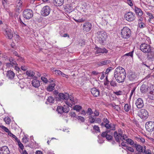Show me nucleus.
<instances>
[{"label":"nucleus","instance_id":"f257e3e1","mask_svg":"<svg viewBox=\"0 0 154 154\" xmlns=\"http://www.w3.org/2000/svg\"><path fill=\"white\" fill-rule=\"evenodd\" d=\"M114 77L116 81L119 83H122L124 81L126 75L125 69L122 67L119 66L115 69Z\"/></svg>","mask_w":154,"mask_h":154},{"label":"nucleus","instance_id":"f03ea898","mask_svg":"<svg viewBox=\"0 0 154 154\" xmlns=\"http://www.w3.org/2000/svg\"><path fill=\"white\" fill-rule=\"evenodd\" d=\"M121 37L125 39L128 38L131 35V31L127 27L123 28L121 31Z\"/></svg>","mask_w":154,"mask_h":154},{"label":"nucleus","instance_id":"7ed1b4c3","mask_svg":"<svg viewBox=\"0 0 154 154\" xmlns=\"http://www.w3.org/2000/svg\"><path fill=\"white\" fill-rule=\"evenodd\" d=\"M97 37L99 42L101 44L104 43L107 37L106 32L103 31L98 32L97 34Z\"/></svg>","mask_w":154,"mask_h":154},{"label":"nucleus","instance_id":"20e7f679","mask_svg":"<svg viewBox=\"0 0 154 154\" xmlns=\"http://www.w3.org/2000/svg\"><path fill=\"white\" fill-rule=\"evenodd\" d=\"M140 49L144 53H148L152 50L150 45L145 43L141 44L140 46Z\"/></svg>","mask_w":154,"mask_h":154},{"label":"nucleus","instance_id":"39448f33","mask_svg":"<svg viewBox=\"0 0 154 154\" xmlns=\"http://www.w3.org/2000/svg\"><path fill=\"white\" fill-rule=\"evenodd\" d=\"M33 12L32 10L29 9H26L23 11V15L24 18L29 19L33 16Z\"/></svg>","mask_w":154,"mask_h":154},{"label":"nucleus","instance_id":"423d86ee","mask_svg":"<svg viewBox=\"0 0 154 154\" xmlns=\"http://www.w3.org/2000/svg\"><path fill=\"white\" fill-rule=\"evenodd\" d=\"M69 107L65 105H64L63 106H58L57 108V111L58 113L60 114H62L63 112L67 113L69 111Z\"/></svg>","mask_w":154,"mask_h":154},{"label":"nucleus","instance_id":"0eeeda50","mask_svg":"<svg viewBox=\"0 0 154 154\" xmlns=\"http://www.w3.org/2000/svg\"><path fill=\"white\" fill-rule=\"evenodd\" d=\"M51 10V9L49 6H45L42 8L41 11V14L43 16H47L49 14Z\"/></svg>","mask_w":154,"mask_h":154},{"label":"nucleus","instance_id":"6e6552de","mask_svg":"<svg viewBox=\"0 0 154 154\" xmlns=\"http://www.w3.org/2000/svg\"><path fill=\"white\" fill-rule=\"evenodd\" d=\"M145 128L148 131L152 132L154 130V122L152 121L147 122L145 124Z\"/></svg>","mask_w":154,"mask_h":154},{"label":"nucleus","instance_id":"1a4fd4ad","mask_svg":"<svg viewBox=\"0 0 154 154\" xmlns=\"http://www.w3.org/2000/svg\"><path fill=\"white\" fill-rule=\"evenodd\" d=\"M125 17L128 21H132L135 19L134 15L133 13L131 12H128L126 14Z\"/></svg>","mask_w":154,"mask_h":154},{"label":"nucleus","instance_id":"9d476101","mask_svg":"<svg viewBox=\"0 0 154 154\" xmlns=\"http://www.w3.org/2000/svg\"><path fill=\"white\" fill-rule=\"evenodd\" d=\"M138 115L142 119H146L148 117V114L146 110L142 109L140 110Z\"/></svg>","mask_w":154,"mask_h":154},{"label":"nucleus","instance_id":"9b49d317","mask_svg":"<svg viewBox=\"0 0 154 154\" xmlns=\"http://www.w3.org/2000/svg\"><path fill=\"white\" fill-rule=\"evenodd\" d=\"M4 33L6 37L9 39H10L13 37L12 32L9 28H6L5 30Z\"/></svg>","mask_w":154,"mask_h":154},{"label":"nucleus","instance_id":"f8f14e48","mask_svg":"<svg viewBox=\"0 0 154 154\" xmlns=\"http://www.w3.org/2000/svg\"><path fill=\"white\" fill-rule=\"evenodd\" d=\"M10 151L7 146L0 147V154H10Z\"/></svg>","mask_w":154,"mask_h":154},{"label":"nucleus","instance_id":"ddd939ff","mask_svg":"<svg viewBox=\"0 0 154 154\" xmlns=\"http://www.w3.org/2000/svg\"><path fill=\"white\" fill-rule=\"evenodd\" d=\"M91 26L92 25L90 23L88 22H86L83 25V30L86 32H88L91 29Z\"/></svg>","mask_w":154,"mask_h":154},{"label":"nucleus","instance_id":"4468645a","mask_svg":"<svg viewBox=\"0 0 154 154\" xmlns=\"http://www.w3.org/2000/svg\"><path fill=\"white\" fill-rule=\"evenodd\" d=\"M58 96L60 100H67L69 97V94L67 93H60L58 94Z\"/></svg>","mask_w":154,"mask_h":154},{"label":"nucleus","instance_id":"2eb2a0df","mask_svg":"<svg viewBox=\"0 0 154 154\" xmlns=\"http://www.w3.org/2000/svg\"><path fill=\"white\" fill-rule=\"evenodd\" d=\"M133 146L136 148L137 151L139 152H141L143 153L145 152V149H146L145 146H144L143 149V146L140 145L134 144Z\"/></svg>","mask_w":154,"mask_h":154},{"label":"nucleus","instance_id":"dca6fc26","mask_svg":"<svg viewBox=\"0 0 154 154\" xmlns=\"http://www.w3.org/2000/svg\"><path fill=\"white\" fill-rule=\"evenodd\" d=\"M135 104L137 108L139 109L141 108L144 106L143 100L141 98H138L135 102Z\"/></svg>","mask_w":154,"mask_h":154},{"label":"nucleus","instance_id":"f3484780","mask_svg":"<svg viewBox=\"0 0 154 154\" xmlns=\"http://www.w3.org/2000/svg\"><path fill=\"white\" fill-rule=\"evenodd\" d=\"M9 60L10 63H6V65L7 66L10 67L14 66H17V64L14 59L12 57H10L9 58Z\"/></svg>","mask_w":154,"mask_h":154},{"label":"nucleus","instance_id":"a211bd4d","mask_svg":"<svg viewBox=\"0 0 154 154\" xmlns=\"http://www.w3.org/2000/svg\"><path fill=\"white\" fill-rule=\"evenodd\" d=\"M116 125L112 123H108V124L105 125L103 127H105L107 129V130H109L110 132L111 131H115L116 130Z\"/></svg>","mask_w":154,"mask_h":154},{"label":"nucleus","instance_id":"6ab92c4d","mask_svg":"<svg viewBox=\"0 0 154 154\" xmlns=\"http://www.w3.org/2000/svg\"><path fill=\"white\" fill-rule=\"evenodd\" d=\"M110 133V131L106 130V131L103 132L101 134V136L103 137H106L108 140H110L112 139V137L110 135L108 134V133Z\"/></svg>","mask_w":154,"mask_h":154},{"label":"nucleus","instance_id":"aec40b11","mask_svg":"<svg viewBox=\"0 0 154 154\" xmlns=\"http://www.w3.org/2000/svg\"><path fill=\"white\" fill-rule=\"evenodd\" d=\"M128 77V79L131 81L136 80L137 79V74L134 72H130Z\"/></svg>","mask_w":154,"mask_h":154},{"label":"nucleus","instance_id":"412c9836","mask_svg":"<svg viewBox=\"0 0 154 154\" xmlns=\"http://www.w3.org/2000/svg\"><path fill=\"white\" fill-rule=\"evenodd\" d=\"M114 136L116 142L120 143V140H121V138H122V134L121 133L118 134V132L115 131L114 133Z\"/></svg>","mask_w":154,"mask_h":154},{"label":"nucleus","instance_id":"4be33fe9","mask_svg":"<svg viewBox=\"0 0 154 154\" xmlns=\"http://www.w3.org/2000/svg\"><path fill=\"white\" fill-rule=\"evenodd\" d=\"M91 92L95 97H97L100 95V91L99 90L96 88H93L91 89Z\"/></svg>","mask_w":154,"mask_h":154},{"label":"nucleus","instance_id":"5701e85b","mask_svg":"<svg viewBox=\"0 0 154 154\" xmlns=\"http://www.w3.org/2000/svg\"><path fill=\"white\" fill-rule=\"evenodd\" d=\"M147 57L148 60H151L153 61L154 60V52L152 51V50L150 51L147 53Z\"/></svg>","mask_w":154,"mask_h":154},{"label":"nucleus","instance_id":"b1692460","mask_svg":"<svg viewBox=\"0 0 154 154\" xmlns=\"http://www.w3.org/2000/svg\"><path fill=\"white\" fill-rule=\"evenodd\" d=\"M95 48L97 50L96 53L97 54L102 53H107L108 52V51L105 48H101L97 47H95Z\"/></svg>","mask_w":154,"mask_h":154},{"label":"nucleus","instance_id":"393cba45","mask_svg":"<svg viewBox=\"0 0 154 154\" xmlns=\"http://www.w3.org/2000/svg\"><path fill=\"white\" fill-rule=\"evenodd\" d=\"M32 85L36 88H38L40 86V83L39 81L37 79L32 80Z\"/></svg>","mask_w":154,"mask_h":154},{"label":"nucleus","instance_id":"a878e982","mask_svg":"<svg viewBox=\"0 0 154 154\" xmlns=\"http://www.w3.org/2000/svg\"><path fill=\"white\" fill-rule=\"evenodd\" d=\"M15 75L14 72L11 70L8 71L6 73L7 77L9 79H13L14 78Z\"/></svg>","mask_w":154,"mask_h":154},{"label":"nucleus","instance_id":"bb28decb","mask_svg":"<svg viewBox=\"0 0 154 154\" xmlns=\"http://www.w3.org/2000/svg\"><path fill=\"white\" fill-rule=\"evenodd\" d=\"M54 4L57 6H61L63 3L64 0H54Z\"/></svg>","mask_w":154,"mask_h":154},{"label":"nucleus","instance_id":"cd10ccee","mask_svg":"<svg viewBox=\"0 0 154 154\" xmlns=\"http://www.w3.org/2000/svg\"><path fill=\"white\" fill-rule=\"evenodd\" d=\"M110 62L111 61L110 60H105L99 62L98 65L99 66H101L106 65L110 63Z\"/></svg>","mask_w":154,"mask_h":154},{"label":"nucleus","instance_id":"c85d7f7f","mask_svg":"<svg viewBox=\"0 0 154 154\" xmlns=\"http://www.w3.org/2000/svg\"><path fill=\"white\" fill-rule=\"evenodd\" d=\"M135 11L136 14L139 17H141L143 14L142 10L137 7H135Z\"/></svg>","mask_w":154,"mask_h":154},{"label":"nucleus","instance_id":"c756f323","mask_svg":"<svg viewBox=\"0 0 154 154\" xmlns=\"http://www.w3.org/2000/svg\"><path fill=\"white\" fill-rule=\"evenodd\" d=\"M54 71L55 72V74L56 75H60L63 77L67 78L68 76V75L64 74L60 70L55 69Z\"/></svg>","mask_w":154,"mask_h":154},{"label":"nucleus","instance_id":"7c9ffc66","mask_svg":"<svg viewBox=\"0 0 154 154\" xmlns=\"http://www.w3.org/2000/svg\"><path fill=\"white\" fill-rule=\"evenodd\" d=\"M140 90L142 93L146 92L148 90V87L145 85H142L140 87Z\"/></svg>","mask_w":154,"mask_h":154},{"label":"nucleus","instance_id":"2f4dec72","mask_svg":"<svg viewBox=\"0 0 154 154\" xmlns=\"http://www.w3.org/2000/svg\"><path fill=\"white\" fill-rule=\"evenodd\" d=\"M103 122H102L100 124L101 126L102 127L105 126V125H106V124H108V123H109V121L108 119L106 117H104L103 118L102 120Z\"/></svg>","mask_w":154,"mask_h":154},{"label":"nucleus","instance_id":"473e14b6","mask_svg":"<svg viewBox=\"0 0 154 154\" xmlns=\"http://www.w3.org/2000/svg\"><path fill=\"white\" fill-rule=\"evenodd\" d=\"M22 2L21 0H17L16 5V8L18 10L20 9L22 7Z\"/></svg>","mask_w":154,"mask_h":154},{"label":"nucleus","instance_id":"72a5a7b5","mask_svg":"<svg viewBox=\"0 0 154 154\" xmlns=\"http://www.w3.org/2000/svg\"><path fill=\"white\" fill-rule=\"evenodd\" d=\"M55 84L54 83L50 84L47 88V90L48 91H52L54 88Z\"/></svg>","mask_w":154,"mask_h":154},{"label":"nucleus","instance_id":"f704fd0d","mask_svg":"<svg viewBox=\"0 0 154 154\" xmlns=\"http://www.w3.org/2000/svg\"><path fill=\"white\" fill-rule=\"evenodd\" d=\"M26 73L27 76L29 77H33L35 75L34 72L31 71L27 70L26 71Z\"/></svg>","mask_w":154,"mask_h":154},{"label":"nucleus","instance_id":"c9c22d12","mask_svg":"<svg viewBox=\"0 0 154 154\" xmlns=\"http://www.w3.org/2000/svg\"><path fill=\"white\" fill-rule=\"evenodd\" d=\"M131 106L130 104H126L124 106V109L125 111L126 112H128L131 109Z\"/></svg>","mask_w":154,"mask_h":154},{"label":"nucleus","instance_id":"e433bc0d","mask_svg":"<svg viewBox=\"0 0 154 154\" xmlns=\"http://www.w3.org/2000/svg\"><path fill=\"white\" fill-rule=\"evenodd\" d=\"M47 102L54 103V99L51 96L48 97L47 99Z\"/></svg>","mask_w":154,"mask_h":154},{"label":"nucleus","instance_id":"4c0bfd02","mask_svg":"<svg viewBox=\"0 0 154 154\" xmlns=\"http://www.w3.org/2000/svg\"><path fill=\"white\" fill-rule=\"evenodd\" d=\"M122 148L124 150H126L132 152H134V150L130 146H126V147L125 148Z\"/></svg>","mask_w":154,"mask_h":154},{"label":"nucleus","instance_id":"58836bf2","mask_svg":"<svg viewBox=\"0 0 154 154\" xmlns=\"http://www.w3.org/2000/svg\"><path fill=\"white\" fill-rule=\"evenodd\" d=\"M82 107L80 106L76 105L73 107V109L76 110L77 112H79L80 110L82 109Z\"/></svg>","mask_w":154,"mask_h":154},{"label":"nucleus","instance_id":"ea45409f","mask_svg":"<svg viewBox=\"0 0 154 154\" xmlns=\"http://www.w3.org/2000/svg\"><path fill=\"white\" fill-rule=\"evenodd\" d=\"M138 58L140 60V61H142V63L143 65L146 66L147 67H149V66L148 65H146V63H145V62L143 61V57H142V56H141V55H138Z\"/></svg>","mask_w":154,"mask_h":154},{"label":"nucleus","instance_id":"a19ab883","mask_svg":"<svg viewBox=\"0 0 154 154\" xmlns=\"http://www.w3.org/2000/svg\"><path fill=\"white\" fill-rule=\"evenodd\" d=\"M89 121L91 123H94L96 122L95 119L92 116L89 117Z\"/></svg>","mask_w":154,"mask_h":154},{"label":"nucleus","instance_id":"79ce46f5","mask_svg":"<svg viewBox=\"0 0 154 154\" xmlns=\"http://www.w3.org/2000/svg\"><path fill=\"white\" fill-rule=\"evenodd\" d=\"M117 83L116 81L114 80H112L110 81V85L113 87H115L117 86Z\"/></svg>","mask_w":154,"mask_h":154},{"label":"nucleus","instance_id":"37998d69","mask_svg":"<svg viewBox=\"0 0 154 154\" xmlns=\"http://www.w3.org/2000/svg\"><path fill=\"white\" fill-rule=\"evenodd\" d=\"M125 141L127 142V143L129 144L130 145H134V141L131 139H127Z\"/></svg>","mask_w":154,"mask_h":154},{"label":"nucleus","instance_id":"c03bdc74","mask_svg":"<svg viewBox=\"0 0 154 154\" xmlns=\"http://www.w3.org/2000/svg\"><path fill=\"white\" fill-rule=\"evenodd\" d=\"M149 96L150 99L154 100V91H151L149 92Z\"/></svg>","mask_w":154,"mask_h":154},{"label":"nucleus","instance_id":"a18cd8bd","mask_svg":"<svg viewBox=\"0 0 154 154\" xmlns=\"http://www.w3.org/2000/svg\"><path fill=\"white\" fill-rule=\"evenodd\" d=\"M17 142L19 146V147L21 150H23L24 147V146L23 144L21 143L20 140L19 139L17 140Z\"/></svg>","mask_w":154,"mask_h":154},{"label":"nucleus","instance_id":"49530a36","mask_svg":"<svg viewBox=\"0 0 154 154\" xmlns=\"http://www.w3.org/2000/svg\"><path fill=\"white\" fill-rule=\"evenodd\" d=\"M75 22L77 23H82L85 21V19L83 18H79L78 20L74 19Z\"/></svg>","mask_w":154,"mask_h":154},{"label":"nucleus","instance_id":"de8ad7c7","mask_svg":"<svg viewBox=\"0 0 154 154\" xmlns=\"http://www.w3.org/2000/svg\"><path fill=\"white\" fill-rule=\"evenodd\" d=\"M0 127L5 131L6 132L8 133V134H9V132H11L7 128L3 125H1L0 126Z\"/></svg>","mask_w":154,"mask_h":154},{"label":"nucleus","instance_id":"09e8293b","mask_svg":"<svg viewBox=\"0 0 154 154\" xmlns=\"http://www.w3.org/2000/svg\"><path fill=\"white\" fill-rule=\"evenodd\" d=\"M5 123L7 124H9L11 122V119L8 117H5L4 119Z\"/></svg>","mask_w":154,"mask_h":154},{"label":"nucleus","instance_id":"8fccbe9b","mask_svg":"<svg viewBox=\"0 0 154 154\" xmlns=\"http://www.w3.org/2000/svg\"><path fill=\"white\" fill-rule=\"evenodd\" d=\"M11 137L15 139V140L17 141V140H18V138L14 135L11 132H9V134H8Z\"/></svg>","mask_w":154,"mask_h":154},{"label":"nucleus","instance_id":"3c124183","mask_svg":"<svg viewBox=\"0 0 154 154\" xmlns=\"http://www.w3.org/2000/svg\"><path fill=\"white\" fill-rule=\"evenodd\" d=\"M138 26L140 28H143L145 27L146 25L145 23L142 22H139Z\"/></svg>","mask_w":154,"mask_h":154},{"label":"nucleus","instance_id":"603ef678","mask_svg":"<svg viewBox=\"0 0 154 154\" xmlns=\"http://www.w3.org/2000/svg\"><path fill=\"white\" fill-rule=\"evenodd\" d=\"M77 119L80 120L82 122H84L85 121V118L82 116H78L76 117Z\"/></svg>","mask_w":154,"mask_h":154},{"label":"nucleus","instance_id":"864d4df0","mask_svg":"<svg viewBox=\"0 0 154 154\" xmlns=\"http://www.w3.org/2000/svg\"><path fill=\"white\" fill-rule=\"evenodd\" d=\"M146 14L148 16L150 19H152L154 18V17L152 14L148 12H146Z\"/></svg>","mask_w":154,"mask_h":154},{"label":"nucleus","instance_id":"5fc2aeb1","mask_svg":"<svg viewBox=\"0 0 154 154\" xmlns=\"http://www.w3.org/2000/svg\"><path fill=\"white\" fill-rule=\"evenodd\" d=\"M93 129L99 132H100V131L99 127L97 125H95L93 127Z\"/></svg>","mask_w":154,"mask_h":154},{"label":"nucleus","instance_id":"6e6d98bb","mask_svg":"<svg viewBox=\"0 0 154 154\" xmlns=\"http://www.w3.org/2000/svg\"><path fill=\"white\" fill-rule=\"evenodd\" d=\"M137 140L141 142L142 143L144 142L145 140L144 138L142 137H139L137 138Z\"/></svg>","mask_w":154,"mask_h":154},{"label":"nucleus","instance_id":"4d7b16f0","mask_svg":"<svg viewBox=\"0 0 154 154\" xmlns=\"http://www.w3.org/2000/svg\"><path fill=\"white\" fill-rule=\"evenodd\" d=\"M93 112L92 109L90 108H88L87 111V113H89V115H91L93 113Z\"/></svg>","mask_w":154,"mask_h":154},{"label":"nucleus","instance_id":"13d9d810","mask_svg":"<svg viewBox=\"0 0 154 154\" xmlns=\"http://www.w3.org/2000/svg\"><path fill=\"white\" fill-rule=\"evenodd\" d=\"M23 142L24 143H26L28 142V138L25 137L22 138Z\"/></svg>","mask_w":154,"mask_h":154},{"label":"nucleus","instance_id":"bf43d9fd","mask_svg":"<svg viewBox=\"0 0 154 154\" xmlns=\"http://www.w3.org/2000/svg\"><path fill=\"white\" fill-rule=\"evenodd\" d=\"M41 79L45 83H47L48 82L47 79L44 77H42L41 78Z\"/></svg>","mask_w":154,"mask_h":154},{"label":"nucleus","instance_id":"052dcab7","mask_svg":"<svg viewBox=\"0 0 154 154\" xmlns=\"http://www.w3.org/2000/svg\"><path fill=\"white\" fill-rule=\"evenodd\" d=\"M19 22L20 23L21 26H26V25L23 23V22L22 21L20 18H19Z\"/></svg>","mask_w":154,"mask_h":154},{"label":"nucleus","instance_id":"680f3d73","mask_svg":"<svg viewBox=\"0 0 154 154\" xmlns=\"http://www.w3.org/2000/svg\"><path fill=\"white\" fill-rule=\"evenodd\" d=\"M70 116L74 118L76 117V115L74 112H71L69 113Z\"/></svg>","mask_w":154,"mask_h":154},{"label":"nucleus","instance_id":"e2e57ef3","mask_svg":"<svg viewBox=\"0 0 154 154\" xmlns=\"http://www.w3.org/2000/svg\"><path fill=\"white\" fill-rule=\"evenodd\" d=\"M122 138H121V140L123 141V140H125L127 138V137L125 134H123L122 135Z\"/></svg>","mask_w":154,"mask_h":154},{"label":"nucleus","instance_id":"0e129e2a","mask_svg":"<svg viewBox=\"0 0 154 154\" xmlns=\"http://www.w3.org/2000/svg\"><path fill=\"white\" fill-rule=\"evenodd\" d=\"M136 89V87H134L132 89L131 91V92L130 94V96L131 97L132 96L133 93L135 92V89Z\"/></svg>","mask_w":154,"mask_h":154},{"label":"nucleus","instance_id":"69168bd1","mask_svg":"<svg viewBox=\"0 0 154 154\" xmlns=\"http://www.w3.org/2000/svg\"><path fill=\"white\" fill-rule=\"evenodd\" d=\"M113 93L117 95H119L122 94V92L120 91H118L114 92Z\"/></svg>","mask_w":154,"mask_h":154},{"label":"nucleus","instance_id":"338daca9","mask_svg":"<svg viewBox=\"0 0 154 154\" xmlns=\"http://www.w3.org/2000/svg\"><path fill=\"white\" fill-rule=\"evenodd\" d=\"M133 51H132L131 52H130L128 53H127L125 54V55L126 56H129L131 57H132L133 55Z\"/></svg>","mask_w":154,"mask_h":154},{"label":"nucleus","instance_id":"774afa93","mask_svg":"<svg viewBox=\"0 0 154 154\" xmlns=\"http://www.w3.org/2000/svg\"><path fill=\"white\" fill-rule=\"evenodd\" d=\"M112 68L111 67H110L107 68L106 71V74H108V73L110 72L112 69Z\"/></svg>","mask_w":154,"mask_h":154}]
</instances>
